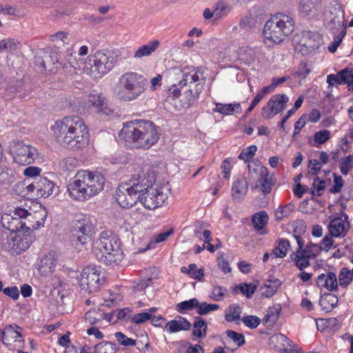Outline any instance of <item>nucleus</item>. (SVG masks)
I'll return each instance as SVG.
<instances>
[{"label":"nucleus","instance_id":"1","mask_svg":"<svg viewBox=\"0 0 353 353\" xmlns=\"http://www.w3.org/2000/svg\"><path fill=\"white\" fill-rule=\"evenodd\" d=\"M115 199L123 208H130L139 201L146 209L154 210L164 203L167 194L156 183L154 172L142 171L119 183Z\"/></svg>","mask_w":353,"mask_h":353},{"label":"nucleus","instance_id":"2","mask_svg":"<svg viewBox=\"0 0 353 353\" xmlns=\"http://www.w3.org/2000/svg\"><path fill=\"white\" fill-rule=\"evenodd\" d=\"M52 130L57 141L63 147L81 149L89 143L88 127L78 116L65 117L56 121Z\"/></svg>","mask_w":353,"mask_h":353},{"label":"nucleus","instance_id":"3","mask_svg":"<svg viewBox=\"0 0 353 353\" xmlns=\"http://www.w3.org/2000/svg\"><path fill=\"white\" fill-rule=\"evenodd\" d=\"M119 136L129 146L143 149H149L159 139L157 126L147 120L126 122L119 132Z\"/></svg>","mask_w":353,"mask_h":353},{"label":"nucleus","instance_id":"4","mask_svg":"<svg viewBox=\"0 0 353 353\" xmlns=\"http://www.w3.org/2000/svg\"><path fill=\"white\" fill-rule=\"evenodd\" d=\"M105 183V179L101 173L81 170L68 184L67 190L71 199L83 201L103 190Z\"/></svg>","mask_w":353,"mask_h":353},{"label":"nucleus","instance_id":"5","mask_svg":"<svg viewBox=\"0 0 353 353\" xmlns=\"http://www.w3.org/2000/svg\"><path fill=\"white\" fill-rule=\"evenodd\" d=\"M148 81L143 75L134 72L121 74L113 88L115 97L123 102H131L139 99L146 90Z\"/></svg>","mask_w":353,"mask_h":353},{"label":"nucleus","instance_id":"6","mask_svg":"<svg viewBox=\"0 0 353 353\" xmlns=\"http://www.w3.org/2000/svg\"><path fill=\"white\" fill-rule=\"evenodd\" d=\"M94 251L98 259L108 265L117 264L123 258L121 241L110 230L100 233L94 241Z\"/></svg>","mask_w":353,"mask_h":353},{"label":"nucleus","instance_id":"7","mask_svg":"<svg viewBox=\"0 0 353 353\" xmlns=\"http://www.w3.org/2000/svg\"><path fill=\"white\" fill-rule=\"evenodd\" d=\"M294 25L292 17L278 14L265 23L263 34L274 43H280L294 31Z\"/></svg>","mask_w":353,"mask_h":353},{"label":"nucleus","instance_id":"8","mask_svg":"<svg viewBox=\"0 0 353 353\" xmlns=\"http://www.w3.org/2000/svg\"><path fill=\"white\" fill-rule=\"evenodd\" d=\"M28 235L12 232H3L0 236V245L2 250L12 254H19L30 247Z\"/></svg>","mask_w":353,"mask_h":353},{"label":"nucleus","instance_id":"9","mask_svg":"<svg viewBox=\"0 0 353 353\" xmlns=\"http://www.w3.org/2000/svg\"><path fill=\"white\" fill-rule=\"evenodd\" d=\"M117 61V57L111 51L97 52L92 59H90V62H93L90 65L91 74L96 78L101 77L114 68Z\"/></svg>","mask_w":353,"mask_h":353},{"label":"nucleus","instance_id":"10","mask_svg":"<svg viewBox=\"0 0 353 353\" xmlns=\"http://www.w3.org/2000/svg\"><path fill=\"white\" fill-rule=\"evenodd\" d=\"M26 214V210L22 208H15L10 210V213H5L1 219V223L4 232H17L24 234L27 232L26 230V221L23 220V216Z\"/></svg>","mask_w":353,"mask_h":353},{"label":"nucleus","instance_id":"11","mask_svg":"<svg viewBox=\"0 0 353 353\" xmlns=\"http://www.w3.org/2000/svg\"><path fill=\"white\" fill-rule=\"evenodd\" d=\"M103 282L104 276L96 266H87L81 274L79 285L81 290L92 293L96 292Z\"/></svg>","mask_w":353,"mask_h":353},{"label":"nucleus","instance_id":"12","mask_svg":"<svg viewBox=\"0 0 353 353\" xmlns=\"http://www.w3.org/2000/svg\"><path fill=\"white\" fill-rule=\"evenodd\" d=\"M183 78L179 83L174 84L168 88V94L174 99L179 97L182 94L185 87L188 83L194 84L200 80V75H203L202 68L200 67H185L182 70Z\"/></svg>","mask_w":353,"mask_h":353},{"label":"nucleus","instance_id":"13","mask_svg":"<svg viewBox=\"0 0 353 353\" xmlns=\"http://www.w3.org/2000/svg\"><path fill=\"white\" fill-rule=\"evenodd\" d=\"M344 15V10L339 3H336L332 5L329 10L325 14L327 27L333 31H342L343 35H345L346 33V21Z\"/></svg>","mask_w":353,"mask_h":353},{"label":"nucleus","instance_id":"14","mask_svg":"<svg viewBox=\"0 0 353 353\" xmlns=\"http://www.w3.org/2000/svg\"><path fill=\"white\" fill-rule=\"evenodd\" d=\"M14 161L21 165L32 164L38 157L35 148L26 145L23 142H17L12 149Z\"/></svg>","mask_w":353,"mask_h":353},{"label":"nucleus","instance_id":"15","mask_svg":"<svg viewBox=\"0 0 353 353\" xmlns=\"http://www.w3.org/2000/svg\"><path fill=\"white\" fill-rule=\"evenodd\" d=\"M93 230V224L89 220H79L73 226L71 241L76 244L84 245L90 241Z\"/></svg>","mask_w":353,"mask_h":353},{"label":"nucleus","instance_id":"16","mask_svg":"<svg viewBox=\"0 0 353 353\" xmlns=\"http://www.w3.org/2000/svg\"><path fill=\"white\" fill-rule=\"evenodd\" d=\"M36 63L42 70L52 71L53 65L60 64L59 54L55 51L42 50L36 56Z\"/></svg>","mask_w":353,"mask_h":353},{"label":"nucleus","instance_id":"17","mask_svg":"<svg viewBox=\"0 0 353 353\" xmlns=\"http://www.w3.org/2000/svg\"><path fill=\"white\" fill-rule=\"evenodd\" d=\"M57 263V254L54 251L44 254L38 263V271L43 276H48L54 270Z\"/></svg>","mask_w":353,"mask_h":353},{"label":"nucleus","instance_id":"18","mask_svg":"<svg viewBox=\"0 0 353 353\" xmlns=\"http://www.w3.org/2000/svg\"><path fill=\"white\" fill-rule=\"evenodd\" d=\"M322 1L323 0H300L299 10L303 17L313 19L321 12Z\"/></svg>","mask_w":353,"mask_h":353},{"label":"nucleus","instance_id":"19","mask_svg":"<svg viewBox=\"0 0 353 353\" xmlns=\"http://www.w3.org/2000/svg\"><path fill=\"white\" fill-rule=\"evenodd\" d=\"M46 216L47 212L44 210L32 212L26 210V214L23 216L26 221V231L28 232L31 228L37 230L43 226Z\"/></svg>","mask_w":353,"mask_h":353},{"label":"nucleus","instance_id":"20","mask_svg":"<svg viewBox=\"0 0 353 353\" xmlns=\"http://www.w3.org/2000/svg\"><path fill=\"white\" fill-rule=\"evenodd\" d=\"M58 187L54 183L45 176L37 178L36 195L47 198L58 192Z\"/></svg>","mask_w":353,"mask_h":353},{"label":"nucleus","instance_id":"21","mask_svg":"<svg viewBox=\"0 0 353 353\" xmlns=\"http://www.w3.org/2000/svg\"><path fill=\"white\" fill-rule=\"evenodd\" d=\"M299 45L305 48L307 52H312L319 48L320 46V36L316 32L303 31L301 34Z\"/></svg>","mask_w":353,"mask_h":353},{"label":"nucleus","instance_id":"22","mask_svg":"<svg viewBox=\"0 0 353 353\" xmlns=\"http://www.w3.org/2000/svg\"><path fill=\"white\" fill-rule=\"evenodd\" d=\"M288 101L289 98L285 94L274 95L268 102V106L270 108V112L267 117H273L276 114L283 111L285 108V105Z\"/></svg>","mask_w":353,"mask_h":353},{"label":"nucleus","instance_id":"23","mask_svg":"<svg viewBox=\"0 0 353 353\" xmlns=\"http://www.w3.org/2000/svg\"><path fill=\"white\" fill-rule=\"evenodd\" d=\"M318 288H325L328 291H335L338 289V281L336 274L334 272L322 273L316 279Z\"/></svg>","mask_w":353,"mask_h":353},{"label":"nucleus","instance_id":"24","mask_svg":"<svg viewBox=\"0 0 353 353\" xmlns=\"http://www.w3.org/2000/svg\"><path fill=\"white\" fill-rule=\"evenodd\" d=\"M248 185L245 177L237 179L232 187V196L234 201H241L247 194Z\"/></svg>","mask_w":353,"mask_h":353},{"label":"nucleus","instance_id":"25","mask_svg":"<svg viewBox=\"0 0 353 353\" xmlns=\"http://www.w3.org/2000/svg\"><path fill=\"white\" fill-rule=\"evenodd\" d=\"M191 326L190 321L181 316H176L165 324V328L170 333H175L181 330L188 331L190 330Z\"/></svg>","mask_w":353,"mask_h":353},{"label":"nucleus","instance_id":"26","mask_svg":"<svg viewBox=\"0 0 353 353\" xmlns=\"http://www.w3.org/2000/svg\"><path fill=\"white\" fill-rule=\"evenodd\" d=\"M88 103L97 108L98 113L109 115L112 110L107 105L106 100L99 94H90L88 96Z\"/></svg>","mask_w":353,"mask_h":353},{"label":"nucleus","instance_id":"27","mask_svg":"<svg viewBox=\"0 0 353 353\" xmlns=\"http://www.w3.org/2000/svg\"><path fill=\"white\" fill-rule=\"evenodd\" d=\"M203 82H199L195 85L188 83L187 87H185L184 90H183V94H184L185 97L186 104L190 105L196 100L199 94L203 90Z\"/></svg>","mask_w":353,"mask_h":353},{"label":"nucleus","instance_id":"28","mask_svg":"<svg viewBox=\"0 0 353 353\" xmlns=\"http://www.w3.org/2000/svg\"><path fill=\"white\" fill-rule=\"evenodd\" d=\"M260 179H259V184H256L254 188L260 187L263 193L265 195L271 192L273 183L271 177L270 176L269 172L265 167H261L260 170Z\"/></svg>","mask_w":353,"mask_h":353},{"label":"nucleus","instance_id":"29","mask_svg":"<svg viewBox=\"0 0 353 353\" xmlns=\"http://www.w3.org/2000/svg\"><path fill=\"white\" fill-rule=\"evenodd\" d=\"M328 230L331 236L339 237L341 235L345 236L346 230L344 220L341 217L333 219L328 225Z\"/></svg>","mask_w":353,"mask_h":353},{"label":"nucleus","instance_id":"30","mask_svg":"<svg viewBox=\"0 0 353 353\" xmlns=\"http://www.w3.org/2000/svg\"><path fill=\"white\" fill-rule=\"evenodd\" d=\"M159 46L160 43L158 40H152L147 44L139 48L134 52V57L141 59L143 57L150 56L159 47Z\"/></svg>","mask_w":353,"mask_h":353},{"label":"nucleus","instance_id":"31","mask_svg":"<svg viewBox=\"0 0 353 353\" xmlns=\"http://www.w3.org/2000/svg\"><path fill=\"white\" fill-rule=\"evenodd\" d=\"M77 164V159L70 157L62 159L59 163V168L63 174L68 176L75 172Z\"/></svg>","mask_w":353,"mask_h":353},{"label":"nucleus","instance_id":"32","mask_svg":"<svg viewBox=\"0 0 353 353\" xmlns=\"http://www.w3.org/2000/svg\"><path fill=\"white\" fill-rule=\"evenodd\" d=\"M305 251H296L293 252L291 256L292 260L295 262L296 266L300 270H303L310 265V260L314 258L311 256H307Z\"/></svg>","mask_w":353,"mask_h":353},{"label":"nucleus","instance_id":"33","mask_svg":"<svg viewBox=\"0 0 353 353\" xmlns=\"http://www.w3.org/2000/svg\"><path fill=\"white\" fill-rule=\"evenodd\" d=\"M281 311V307L280 305L269 307L262 320L263 323L268 326L273 325L278 320Z\"/></svg>","mask_w":353,"mask_h":353},{"label":"nucleus","instance_id":"34","mask_svg":"<svg viewBox=\"0 0 353 353\" xmlns=\"http://www.w3.org/2000/svg\"><path fill=\"white\" fill-rule=\"evenodd\" d=\"M338 303V298L336 295L332 293H326L319 301V305L322 309L326 312L331 311L336 306Z\"/></svg>","mask_w":353,"mask_h":353},{"label":"nucleus","instance_id":"35","mask_svg":"<svg viewBox=\"0 0 353 353\" xmlns=\"http://www.w3.org/2000/svg\"><path fill=\"white\" fill-rule=\"evenodd\" d=\"M208 325L205 321L196 316L193 325L192 336L197 338H205L207 334Z\"/></svg>","mask_w":353,"mask_h":353},{"label":"nucleus","instance_id":"36","mask_svg":"<svg viewBox=\"0 0 353 353\" xmlns=\"http://www.w3.org/2000/svg\"><path fill=\"white\" fill-rule=\"evenodd\" d=\"M256 57L257 52L255 48L244 47L240 50L239 59L248 65L254 63Z\"/></svg>","mask_w":353,"mask_h":353},{"label":"nucleus","instance_id":"37","mask_svg":"<svg viewBox=\"0 0 353 353\" xmlns=\"http://www.w3.org/2000/svg\"><path fill=\"white\" fill-rule=\"evenodd\" d=\"M21 337V334L15 330L12 325L6 326L3 332H0V339L5 345L9 344V339H14L17 341L18 339Z\"/></svg>","mask_w":353,"mask_h":353},{"label":"nucleus","instance_id":"38","mask_svg":"<svg viewBox=\"0 0 353 353\" xmlns=\"http://www.w3.org/2000/svg\"><path fill=\"white\" fill-rule=\"evenodd\" d=\"M290 247V241L288 239H281L277 241V245L273 249L272 255L275 258H283L286 256L287 252Z\"/></svg>","mask_w":353,"mask_h":353},{"label":"nucleus","instance_id":"39","mask_svg":"<svg viewBox=\"0 0 353 353\" xmlns=\"http://www.w3.org/2000/svg\"><path fill=\"white\" fill-rule=\"evenodd\" d=\"M268 215L265 211H260L255 213L252 219V222L255 230H260L268 223Z\"/></svg>","mask_w":353,"mask_h":353},{"label":"nucleus","instance_id":"40","mask_svg":"<svg viewBox=\"0 0 353 353\" xmlns=\"http://www.w3.org/2000/svg\"><path fill=\"white\" fill-rule=\"evenodd\" d=\"M216 19L226 17L231 10L229 3L224 0H219L213 6Z\"/></svg>","mask_w":353,"mask_h":353},{"label":"nucleus","instance_id":"41","mask_svg":"<svg viewBox=\"0 0 353 353\" xmlns=\"http://www.w3.org/2000/svg\"><path fill=\"white\" fill-rule=\"evenodd\" d=\"M21 47V43L16 39L6 38L0 41V52H13Z\"/></svg>","mask_w":353,"mask_h":353},{"label":"nucleus","instance_id":"42","mask_svg":"<svg viewBox=\"0 0 353 353\" xmlns=\"http://www.w3.org/2000/svg\"><path fill=\"white\" fill-rule=\"evenodd\" d=\"M213 110L223 114H232L234 111L241 110V105L239 103L222 104L216 103V108Z\"/></svg>","mask_w":353,"mask_h":353},{"label":"nucleus","instance_id":"43","mask_svg":"<svg viewBox=\"0 0 353 353\" xmlns=\"http://www.w3.org/2000/svg\"><path fill=\"white\" fill-rule=\"evenodd\" d=\"M241 308L239 304H231L225 312V319L228 322H232L241 319Z\"/></svg>","mask_w":353,"mask_h":353},{"label":"nucleus","instance_id":"44","mask_svg":"<svg viewBox=\"0 0 353 353\" xmlns=\"http://www.w3.org/2000/svg\"><path fill=\"white\" fill-rule=\"evenodd\" d=\"M118 347L114 343L102 341L94 346L95 353H116Z\"/></svg>","mask_w":353,"mask_h":353},{"label":"nucleus","instance_id":"45","mask_svg":"<svg viewBox=\"0 0 353 353\" xmlns=\"http://www.w3.org/2000/svg\"><path fill=\"white\" fill-rule=\"evenodd\" d=\"M199 306V301L196 298L191 299L188 301H182L178 303L176 306V310L178 312L183 314L185 311L192 310Z\"/></svg>","mask_w":353,"mask_h":353},{"label":"nucleus","instance_id":"46","mask_svg":"<svg viewBox=\"0 0 353 353\" xmlns=\"http://www.w3.org/2000/svg\"><path fill=\"white\" fill-rule=\"evenodd\" d=\"M347 69H343L339 72L336 74H331L327 77V83L330 85L334 84H344L346 82Z\"/></svg>","mask_w":353,"mask_h":353},{"label":"nucleus","instance_id":"47","mask_svg":"<svg viewBox=\"0 0 353 353\" xmlns=\"http://www.w3.org/2000/svg\"><path fill=\"white\" fill-rule=\"evenodd\" d=\"M294 205L289 203L277 208L274 212L275 219L281 221L284 217L288 216L294 210Z\"/></svg>","mask_w":353,"mask_h":353},{"label":"nucleus","instance_id":"48","mask_svg":"<svg viewBox=\"0 0 353 353\" xmlns=\"http://www.w3.org/2000/svg\"><path fill=\"white\" fill-rule=\"evenodd\" d=\"M14 172L10 168H4L0 173L1 185H10L14 182Z\"/></svg>","mask_w":353,"mask_h":353},{"label":"nucleus","instance_id":"49","mask_svg":"<svg viewBox=\"0 0 353 353\" xmlns=\"http://www.w3.org/2000/svg\"><path fill=\"white\" fill-rule=\"evenodd\" d=\"M352 280V274L347 268H343L339 275V283L341 287L346 288Z\"/></svg>","mask_w":353,"mask_h":353},{"label":"nucleus","instance_id":"50","mask_svg":"<svg viewBox=\"0 0 353 353\" xmlns=\"http://www.w3.org/2000/svg\"><path fill=\"white\" fill-rule=\"evenodd\" d=\"M340 170L343 175H347L349 172L353 168V154L343 157L340 161Z\"/></svg>","mask_w":353,"mask_h":353},{"label":"nucleus","instance_id":"51","mask_svg":"<svg viewBox=\"0 0 353 353\" xmlns=\"http://www.w3.org/2000/svg\"><path fill=\"white\" fill-rule=\"evenodd\" d=\"M257 150V147L255 145H252L246 148H244L238 158L239 159L243 160L245 162H248L252 157L255 155V153Z\"/></svg>","mask_w":353,"mask_h":353},{"label":"nucleus","instance_id":"52","mask_svg":"<svg viewBox=\"0 0 353 353\" xmlns=\"http://www.w3.org/2000/svg\"><path fill=\"white\" fill-rule=\"evenodd\" d=\"M219 305L216 304L208 303L206 302H199V306H197V314L199 315H205L211 311H215L219 309Z\"/></svg>","mask_w":353,"mask_h":353},{"label":"nucleus","instance_id":"53","mask_svg":"<svg viewBox=\"0 0 353 353\" xmlns=\"http://www.w3.org/2000/svg\"><path fill=\"white\" fill-rule=\"evenodd\" d=\"M325 188V181L323 179H320L319 177L316 176L314 179V181L312 183V194L314 196H319L322 194V191Z\"/></svg>","mask_w":353,"mask_h":353},{"label":"nucleus","instance_id":"54","mask_svg":"<svg viewBox=\"0 0 353 353\" xmlns=\"http://www.w3.org/2000/svg\"><path fill=\"white\" fill-rule=\"evenodd\" d=\"M225 334L227 336L232 339L239 347L242 346L245 343V336L243 334L230 330H226Z\"/></svg>","mask_w":353,"mask_h":353},{"label":"nucleus","instance_id":"55","mask_svg":"<svg viewBox=\"0 0 353 353\" xmlns=\"http://www.w3.org/2000/svg\"><path fill=\"white\" fill-rule=\"evenodd\" d=\"M331 137V133L327 130H322L316 132L314 135V140L318 144H323L327 142Z\"/></svg>","mask_w":353,"mask_h":353},{"label":"nucleus","instance_id":"56","mask_svg":"<svg viewBox=\"0 0 353 353\" xmlns=\"http://www.w3.org/2000/svg\"><path fill=\"white\" fill-rule=\"evenodd\" d=\"M239 289L240 292L245 295L247 298H251L252 294L254 293L256 287L252 283H243L240 284L236 287V289Z\"/></svg>","mask_w":353,"mask_h":353},{"label":"nucleus","instance_id":"57","mask_svg":"<svg viewBox=\"0 0 353 353\" xmlns=\"http://www.w3.org/2000/svg\"><path fill=\"white\" fill-rule=\"evenodd\" d=\"M242 322L248 327L254 329L259 326L261 323V319L258 316L248 315L241 319Z\"/></svg>","mask_w":353,"mask_h":353},{"label":"nucleus","instance_id":"58","mask_svg":"<svg viewBox=\"0 0 353 353\" xmlns=\"http://www.w3.org/2000/svg\"><path fill=\"white\" fill-rule=\"evenodd\" d=\"M115 337L120 345L123 346H134L136 345V341L128 338L123 333L117 332L115 333Z\"/></svg>","mask_w":353,"mask_h":353},{"label":"nucleus","instance_id":"59","mask_svg":"<svg viewBox=\"0 0 353 353\" xmlns=\"http://www.w3.org/2000/svg\"><path fill=\"white\" fill-rule=\"evenodd\" d=\"M322 250V245H320V244L310 243L305 246L304 251L307 253V256L315 258Z\"/></svg>","mask_w":353,"mask_h":353},{"label":"nucleus","instance_id":"60","mask_svg":"<svg viewBox=\"0 0 353 353\" xmlns=\"http://www.w3.org/2000/svg\"><path fill=\"white\" fill-rule=\"evenodd\" d=\"M225 292H227V289L224 287L219 285L214 286L211 294V298L215 301H219L223 299Z\"/></svg>","mask_w":353,"mask_h":353},{"label":"nucleus","instance_id":"61","mask_svg":"<svg viewBox=\"0 0 353 353\" xmlns=\"http://www.w3.org/2000/svg\"><path fill=\"white\" fill-rule=\"evenodd\" d=\"M309 168L310 170L308 171V174L317 176L321 170V163L316 159H311L309 161Z\"/></svg>","mask_w":353,"mask_h":353},{"label":"nucleus","instance_id":"62","mask_svg":"<svg viewBox=\"0 0 353 353\" xmlns=\"http://www.w3.org/2000/svg\"><path fill=\"white\" fill-rule=\"evenodd\" d=\"M218 265L219 268L225 273H229L231 272V268L229 266L228 261L225 257V254L223 253L220 254L218 257Z\"/></svg>","mask_w":353,"mask_h":353},{"label":"nucleus","instance_id":"63","mask_svg":"<svg viewBox=\"0 0 353 353\" xmlns=\"http://www.w3.org/2000/svg\"><path fill=\"white\" fill-rule=\"evenodd\" d=\"M151 319L152 315L150 313L141 312L134 315L132 318V321L135 324H141Z\"/></svg>","mask_w":353,"mask_h":353},{"label":"nucleus","instance_id":"64","mask_svg":"<svg viewBox=\"0 0 353 353\" xmlns=\"http://www.w3.org/2000/svg\"><path fill=\"white\" fill-rule=\"evenodd\" d=\"M2 292L4 294L12 298L14 301L19 299L20 292L17 286L7 287L3 288Z\"/></svg>","mask_w":353,"mask_h":353}]
</instances>
